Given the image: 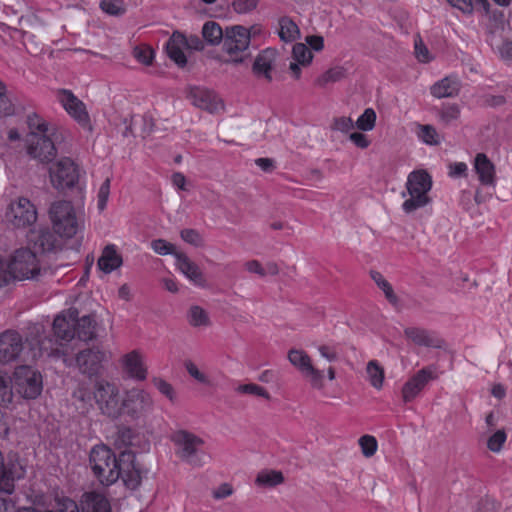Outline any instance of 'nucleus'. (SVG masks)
<instances>
[{
    "label": "nucleus",
    "instance_id": "39",
    "mask_svg": "<svg viewBox=\"0 0 512 512\" xmlns=\"http://www.w3.org/2000/svg\"><path fill=\"white\" fill-rule=\"evenodd\" d=\"M416 133L418 138L427 145L433 146L440 143L439 135L432 125L418 124Z\"/></svg>",
    "mask_w": 512,
    "mask_h": 512
},
{
    "label": "nucleus",
    "instance_id": "8",
    "mask_svg": "<svg viewBox=\"0 0 512 512\" xmlns=\"http://www.w3.org/2000/svg\"><path fill=\"white\" fill-rule=\"evenodd\" d=\"M13 387L24 399H36L42 392L41 374L29 366L17 367L13 373Z\"/></svg>",
    "mask_w": 512,
    "mask_h": 512
},
{
    "label": "nucleus",
    "instance_id": "61",
    "mask_svg": "<svg viewBox=\"0 0 512 512\" xmlns=\"http://www.w3.org/2000/svg\"><path fill=\"white\" fill-rule=\"evenodd\" d=\"M232 493V486L228 483H223L217 489H215L212 494L215 499L220 500L229 497L232 495Z\"/></svg>",
    "mask_w": 512,
    "mask_h": 512
},
{
    "label": "nucleus",
    "instance_id": "40",
    "mask_svg": "<svg viewBox=\"0 0 512 512\" xmlns=\"http://www.w3.org/2000/svg\"><path fill=\"white\" fill-rule=\"evenodd\" d=\"M29 133H38L40 135H50L48 122L36 113L29 114L27 117Z\"/></svg>",
    "mask_w": 512,
    "mask_h": 512
},
{
    "label": "nucleus",
    "instance_id": "52",
    "mask_svg": "<svg viewBox=\"0 0 512 512\" xmlns=\"http://www.w3.org/2000/svg\"><path fill=\"white\" fill-rule=\"evenodd\" d=\"M180 236L183 241L195 246L201 247L204 245L202 235L195 229H183L180 232Z\"/></svg>",
    "mask_w": 512,
    "mask_h": 512
},
{
    "label": "nucleus",
    "instance_id": "9",
    "mask_svg": "<svg viewBox=\"0 0 512 512\" xmlns=\"http://www.w3.org/2000/svg\"><path fill=\"white\" fill-rule=\"evenodd\" d=\"M8 269L9 281L12 278L24 280L36 277L40 272V265L35 252L22 248L15 251L8 263Z\"/></svg>",
    "mask_w": 512,
    "mask_h": 512
},
{
    "label": "nucleus",
    "instance_id": "14",
    "mask_svg": "<svg viewBox=\"0 0 512 512\" xmlns=\"http://www.w3.org/2000/svg\"><path fill=\"white\" fill-rule=\"evenodd\" d=\"M188 98L193 106L210 114L224 111L225 105L219 95L208 88L194 86L189 89Z\"/></svg>",
    "mask_w": 512,
    "mask_h": 512
},
{
    "label": "nucleus",
    "instance_id": "56",
    "mask_svg": "<svg viewBox=\"0 0 512 512\" xmlns=\"http://www.w3.org/2000/svg\"><path fill=\"white\" fill-rule=\"evenodd\" d=\"M232 6L235 12L245 14L257 7L255 0H233Z\"/></svg>",
    "mask_w": 512,
    "mask_h": 512
},
{
    "label": "nucleus",
    "instance_id": "20",
    "mask_svg": "<svg viewBox=\"0 0 512 512\" xmlns=\"http://www.w3.org/2000/svg\"><path fill=\"white\" fill-rule=\"evenodd\" d=\"M59 101L78 123L87 125L89 123V115L85 109V105L71 91L62 90L58 95Z\"/></svg>",
    "mask_w": 512,
    "mask_h": 512
},
{
    "label": "nucleus",
    "instance_id": "21",
    "mask_svg": "<svg viewBox=\"0 0 512 512\" xmlns=\"http://www.w3.org/2000/svg\"><path fill=\"white\" fill-rule=\"evenodd\" d=\"M406 339L412 344L426 348H441L442 340L433 331L421 327H407L404 330Z\"/></svg>",
    "mask_w": 512,
    "mask_h": 512
},
{
    "label": "nucleus",
    "instance_id": "47",
    "mask_svg": "<svg viewBox=\"0 0 512 512\" xmlns=\"http://www.w3.org/2000/svg\"><path fill=\"white\" fill-rule=\"evenodd\" d=\"M236 392L241 394L255 395L270 399V395L265 388L254 383L242 384L236 388Z\"/></svg>",
    "mask_w": 512,
    "mask_h": 512
},
{
    "label": "nucleus",
    "instance_id": "2",
    "mask_svg": "<svg viewBox=\"0 0 512 512\" xmlns=\"http://www.w3.org/2000/svg\"><path fill=\"white\" fill-rule=\"evenodd\" d=\"M78 313L76 310H69L68 318L66 315H58L53 321V332L56 339L45 337L38 341V352H34L33 356H67L69 354L66 349V343L75 337V318Z\"/></svg>",
    "mask_w": 512,
    "mask_h": 512
},
{
    "label": "nucleus",
    "instance_id": "19",
    "mask_svg": "<svg viewBox=\"0 0 512 512\" xmlns=\"http://www.w3.org/2000/svg\"><path fill=\"white\" fill-rule=\"evenodd\" d=\"M123 372L131 379L143 381L147 378V367L143 354L139 350H132L124 354L120 359Z\"/></svg>",
    "mask_w": 512,
    "mask_h": 512
},
{
    "label": "nucleus",
    "instance_id": "42",
    "mask_svg": "<svg viewBox=\"0 0 512 512\" xmlns=\"http://www.w3.org/2000/svg\"><path fill=\"white\" fill-rule=\"evenodd\" d=\"M99 6L103 12L111 16H121L127 10L124 0H102Z\"/></svg>",
    "mask_w": 512,
    "mask_h": 512
},
{
    "label": "nucleus",
    "instance_id": "1",
    "mask_svg": "<svg viewBox=\"0 0 512 512\" xmlns=\"http://www.w3.org/2000/svg\"><path fill=\"white\" fill-rule=\"evenodd\" d=\"M89 464L94 476L102 485L110 486L120 478L131 490H135L141 484V471L135 463V454L130 450L122 451L116 457L108 446L96 445L90 452Z\"/></svg>",
    "mask_w": 512,
    "mask_h": 512
},
{
    "label": "nucleus",
    "instance_id": "63",
    "mask_svg": "<svg viewBox=\"0 0 512 512\" xmlns=\"http://www.w3.org/2000/svg\"><path fill=\"white\" fill-rule=\"evenodd\" d=\"M453 7L458 8L464 13H472L473 3L472 0H447Z\"/></svg>",
    "mask_w": 512,
    "mask_h": 512
},
{
    "label": "nucleus",
    "instance_id": "15",
    "mask_svg": "<svg viewBox=\"0 0 512 512\" xmlns=\"http://www.w3.org/2000/svg\"><path fill=\"white\" fill-rule=\"evenodd\" d=\"M27 153L40 162L52 161L57 150L50 135H40L38 133H29L26 139Z\"/></svg>",
    "mask_w": 512,
    "mask_h": 512
},
{
    "label": "nucleus",
    "instance_id": "53",
    "mask_svg": "<svg viewBox=\"0 0 512 512\" xmlns=\"http://www.w3.org/2000/svg\"><path fill=\"white\" fill-rule=\"evenodd\" d=\"M331 128L333 130H336V131H339L342 133H348L352 129H354L355 126H354V121L352 120V118L341 116V117L334 118V120L331 124Z\"/></svg>",
    "mask_w": 512,
    "mask_h": 512
},
{
    "label": "nucleus",
    "instance_id": "18",
    "mask_svg": "<svg viewBox=\"0 0 512 512\" xmlns=\"http://www.w3.org/2000/svg\"><path fill=\"white\" fill-rule=\"evenodd\" d=\"M23 350V340L15 331H5L0 335V362L3 364L15 361Z\"/></svg>",
    "mask_w": 512,
    "mask_h": 512
},
{
    "label": "nucleus",
    "instance_id": "11",
    "mask_svg": "<svg viewBox=\"0 0 512 512\" xmlns=\"http://www.w3.org/2000/svg\"><path fill=\"white\" fill-rule=\"evenodd\" d=\"M5 216L14 228H27L36 222L37 210L28 198L18 197L10 202Z\"/></svg>",
    "mask_w": 512,
    "mask_h": 512
},
{
    "label": "nucleus",
    "instance_id": "33",
    "mask_svg": "<svg viewBox=\"0 0 512 512\" xmlns=\"http://www.w3.org/2000/svg\"><path fill=\"white\" fill-rule=\"evenodd\" d=\"M202 35L210 45H218L223 42L225 31L222 30L218 23L208 21L202 28Z\"/></svg>",
    "mask_w": 512,
    "mask_h": 512
},
{
    "label": "nucleus",
    "instance_id": "36",
    "mask_svg": "<svg viewBox=\"0 0 512 512\" xmlns=\"http://www.w3.org/2000/svg\"><path fill=\"white\" fill-rule=\"evenodd\" d=\"M13 377L0 372V406L6 407L13 400Z\"/></svg>",
    "mask_w": 512,
    "mask_h": 512
},
{
    "label": "nucleus",
    "instance_id": "25",
    "mask_svg": "<svg viewBox=\"0 0 512 512\" xmlns=\"http://www.w3.org/2000/svg\"><path fill=\"white\" fill-rule=\"evenodd\" d=\"M186 44L187 38L179 32L173 33L166 44V50L169 58L179 66H184L187 63V59L183 51Z\"/></svg>",
    "mask_w": 512,
    "mask_h": 512
},
{
    "label": "nucleus",
    "instance_id": "16",
    "mask_svg": "<svg viewBox=\"0 0 512 512\" xmlns=\"http://www.w3.org/2000/svg\"><path fill=\"white\" fill-rule=\"evenodd\" d=\"M107 361V355L98 348L85 349L76 356V364L83 374L96 375L102 368V363Z\"/></svg>",
    "mask_w": 512,
    "mask_h": 512
},
{
    "label": "nucleus",
    "instance_id": "43",
    "mask_svg": "<svg viewBox=\"0 0 512 512\" xmlns=\"http://www.w3.org/2000/svg\"><path fill=\"white\" fill-rule=\"evenodd\" d=\"M460 114L461 110L458 104L447 103L442 105L439 112V117L443 123L448 125L453 121H456L460 117Z\"/></svg>",
    "mask_w": 512,
    "mask_h": 512
},
{
    "label": "nucleus",
    "instance_id": "26",
    "mask_svg": "<svg viewBox=\"0 0 512 512\" xmlns=\"http://www.w3.org/2000/svg\"><path fill=\"white\" fill-rule=\"evenodd\" d=\"M460 90V82L457 77L446 76L437 81L430 88V93L435 98L454 97Z\"/></svg>",
    "mask_w": 512,
    "mask_h": 512
},
{
    "label": "nucleus",
    "instance_id": "37",
    "mask_svg": "<svg viewBox=\"0 0 512 512\" xmlns=\"http://www.w3.org/2000/svg\"><path fill=\"white\" fill-rule=\"evenodd\" d=\"M188 322L193 327H206L210 325L208 313L200 306H191L187 314Z\"/></svg>",
    "mask_w": 512,
    "mask_h": 512
},
{
    "label": "nucleus",
    "instance_id": "35",
    "mask_svg": "<svg viewBox=\"0 0 512 512\" xmlns=\"http://www.w3.org/2000/svg\"><path fill=\"white\" fill-rule=\"evenodd\" d=\"M284 477L282 472L275 470H264L258 473L256 484L265 487H274L283 483Z\"/></svg>",
    "mask_w": 512,
    "mask_h": 512
},
{
    "label": "nucleus",
    "instance_id": "51",
    "mask_svg": "<svg viewBox=\"0 0 512 512\" xmlns=\"http://www.w3.org/2000/svg\"><path fill=\"white\" fill-rule=\"evenodd\" d=\"M134 57L144 65H150L154 58V51L149 46H138L134 48Z\"/></svg>",
    "mask_w": 512,
    "mask_h": 512
},
{
    "label": "nucleus",
    "instance_id": "57",
    "mask_svg": "<svg viewBox=\"0 0 512 512\" xmlns=\"http://www.w3.org/2000/svg\"><path fill=\"white\" fill-rule=\"evenodd\" d=\"M415 55L416 58L422 62L427 63L430 61V55L427 47L423 44L420 37H417L414 41Z\"/></svg>",
    "mask_w": 512,
    "mask_h": 512
},
{
    "label": "nucleus",
    "instance_id": "6",
    "mask_svg": "<svg viewBox=\"0 0 512 512\" xmlns=\"http://www.w3.org/2000/svg\"><path fill=\"white\" fill-rule=\"evenodd\" d=\"M94 401L103 415L113 419L122 415V400L114 383L97 380L94 384Z\"/></svg>",
    "mask_w": 512,
    "mask_h": 512
},
{
    "label": "nucleus",
    "instance_id": "46",
    "mask_svg": "<svg viewBox=\"0 0 512 512\" xmlns=\"http://www.w3.org/2000/svg\"><path fill=\"white\" fill-rule=\"evenodd\" d=\"M152 382L154 386L157 388V390L162 395L167 397L170 402L174 403L176 401L177 394L174 387L170 383H168L166 380L162 378H154Z\"/></svg>",
    "mask_w": 512,
    "mask_h": 512
},
{
    "label": "nucleus",
    "instance_id": "58",
    "mask_svg": "<svg viewBox=\"0 0 512 512\" xmlns=\"http://www.w3.org/2000/svg\"><path fill=\"white\" fill-rule=\"evenodd\" d=\"M468 166L464 162H454L449 165V176L452 178L466 177Z\"/></svg>",
    "mask_w": 512,
    "mask_h": 512
},
{
    "label": "nucleus",
    "instance_id": "48",
    "mask_svg": "<svg viewBox=\"0 0 512 512\" xmlns=\"http://www.w3.org/2000/svg\"><path fill=\"white\" fill-rule=\"evenodd\" d=\"M185 368H186V371L188 372V374L193 378L195 379L197 382L203 384V385H206V386H210L211 385V380L209 378V376L202 372L195 363H193L192 361H187L185 363Z\"/></svg>",
    "mask_w": 512,
    "mask_h": 512
},
{
    "label": "nucleus",
    "instance_id": "13",
    "mask_svg": "<svg viewBox=\"0 0 512 512\" xmlns=\"http://www.w3.org/2000/svg\"><path fill=\"white\" fill-rule=\"evenodd\" d=\"M287 358L303 376L310 378L313 387H323V372L313 366L312 359L306 351L292 348L288 351Z\"/></svg>",
    "mask_w": 512,
    "mask_h": 512
},
{
    "label": "nucleus",
    "instance_id": "44",
    "mask_svg": "<svg viewBox=\"0 0 512 512\" xmlns=\"http://www.w3.org/2000/svg\"><path fill=\"white\" fill-rule=\"evenodd\" d=\"M292 55H293L294 61H297L302 66L309 65L313 58L311 51L303 43H296L293 46Z\"/></svg>",
    "mask_w": 512,
    "mask_h": 512
},
{
    "label": "nucleus",
    "instance_id": "49",
    "mask_svg": "<svg viewBox=\"0 0 512 512\" xmlns=\"http://www.w3.org/2000/svg\"><path fill=\"white\" fill-rule=\"evenodd\" d=\"M359 445L365 457H371L377 450V440L371 435H364L359 438Z\"/></svg>",
    "mask_w": 512,
    "mask_h": 512
},
{
    "label": "nucleus",
    "instance_id": "31",
    "mask_svg": "<svg viewBox=\"0 0 512 512\" xmlns=\"http://www.w3.org/2000/svg\"><path fill=\"white\" fill-rule=\"evenodd\" d=\"M279 37L285 42H293L300 37L297 24L289 17L279 19Z\"/></svg>",
    "mask_w": 512,
    "mask_h": 512
},
{
    "label": "nucleus",
    "instance_id": "17",
    "mask_svg": "<svg viewBox=\"0 0 512 512\" xmlns=\"http://www.w3.org/2000/svg\"><path fill=\"white\" fill-rule=\"evenodd\" d=\"M436 368L434 366L424 367L412 376L403 386L402 395L405 402L412 401L432 379H435Z\"/></svg>",
    "mask_w": 512,
    "mask_h": 512
},
{
    "label": "nucleus",
    "instance_id": "5",
    "mask_svg": "<svg viewBox=\"0 0 512 512\" xmlns=\"http://www.w3.org/2000/svg\"><path fill=\"white\" fill-rule=\"evenodd\" d=\"M171 441L175 447V455L180 460L194 467L204 465L202 457L204 440L202 438L189 431L178 430L171 435Z\"/></svg>",
    "mask_w": 512,
    "mask_h": 512
},
{
    "label": "nucleus",
    "instance_id": "60",
    "mask_svg": "<svg viewBox=\"0 0 512 512\" xmlns=\"http://www.w3.org/2000/svg\"><path fill=\"white\" fill-rule=\"evenodd\" d=\"M318 351L323 358L327 359L330 362L336 361L338 359V353L335 347L333 346L320 345L318 347Z\"/></svg>",
    "mask_w": 512,
    "mask_h": 512
},
{
    "label": "nucleus",
    "instance_id": "38",
    "mask_svg": "<svg viewBox=\"0 0 512 512\" xmlns=\"http://www.w3.org/2000/svg\"><path fill=\"white\" fill-rule=\"evenodd\" d=\"M366 373L367 380L370 384L377 389H381L383 385L384 372L379 363L375 360L369 361L366 367Z\"/></svg>",
    "mask_w": 512,
    "mask_h": 512
},
{
    "label": "nucleus",
    "instance_id": "28",
    "mask_svg": "<svg viewBox=\"0 0 512 512\" xmlns=\"http://www.w3.org/2000/svg\"><path fill=\"white\" fill-rule=\"evenodd\" d=\"M97 265L103 272L111 273L122 265V257L117 253L114 245H108L104 248Z\"/></svg>",
    "mask_w": 512,
    "mask_h": 512
},
{
    "label": "nucleus",
    "instance_id": "7",
    "mask_svg": "<svg viewBox=\"0 0 512 512\" xmlns=\"http://www.w3.org/2000/svg\"><path fill=\"white\" fill-rule=\"evenodd\" d=\"M250 45V31L241 26H231L225 29L222 50L229 56V61L240 63L246 57Z\"/></svg>",
    "mask_w": 512,
    "mask_h": 512
},
{
    "label": "nucleus",
    "instance_id": "3",
    "mask_svg": "<svg viewBox=\"0 0 512 512\" xmlns=\"http://www.w3.org/2000/svg\"><path fill=\"white\" fill-rule=\"evenodd\" d=\"M432 186V177L426 170L419 169L410 172L406 182L408 198L402 203V210L406 214H411L418 209L430 205L432 198L429 192Z\"/></svg>",
    "mask_w": 512,
    "mask_h": 512
},
{
    "label": "nucleus",
    "instance_id": "55",
    "mask_svg": "<svg viewBox=\"0 0 512 512\" xmlns=\"http://www.w3.org/2000/svg\"><path fill=\"white\" fill-rule=\"evenodd\" d=\"M20 25H23L24 27L30 28L32 30H39L42 27H44L45 23L36 15L31 14L27 16H22L19 19Z\"/></svg>",
    "mask_w": 512,
    "mask_h": 512
},
{
    "label": "nucleus",
    "instance_id": "30",
    "mask_svg": "<svg viewBox=\"0 0 512 512\" xmlns=\"http://www.w3.org/2000/svg\"><path fill=\"white\" fill-rule=\"evenodd\" d=\"M75 335L79 340L87 342L96 337V322L91 316H83L75 321Z\"/></svg>",
    "mask_w": 512,
    "mask_h": 512
},
{
    "label": "nucleus",
    "instance_id": "41",
    "mask_svg": "<svg viewBox=\"0 0 512 512\" xmlns=\"http://www.w3.org/2000/svg\"><path fill=\"white\" fill-rule=\"evenodd\" d=\"M376 121V113L372 108H367L358 117L354 126L360 131H370L374 128Z\"/></svg>",
    "mask_w": 512,
    "mask_h": 512
},
{
    "label": "nucleus",
    "instance_id": "50",
    "mask_svg": "<svg viewBox=\"0 0 512 512\" xmlns=\"http://www.w3.org/2000/svg\"><path fill=\"white\" fill-rule=\"evenodd\" d=\"M151 248L159 255H174L178 252L175 251V246L164 239H156L151 242Z\"/></svg>",
    "mask_w": 512,
    "mask_h": 512
},
{
    "label": "nucleus",
    "instance_id": "64",
    "mask_svg": "<svg viewBox=\"0 0 512 512\" xmlns=\"http://www.w3.org/2000/svg\"><path fill=\"white\" fill-rule=\"evenodd\" d=\"M132 437L133 431L129 428H123L118 432L117 442H120L125 446H129L132 445Z\"/></svg>",
    "mask_w": 512,
    "mask_h": 512
},
{
    "label": "nucleus",
    "instance_id": "23",
    "mask_svg": "<svg viewBox=\"0 0 512 512\" xmlns=\"http://www.w3.org/2000/svg\"><path fill=\"white\" fill-rule=\"evenodd\" d=\"M474 170L482 185L494 186L496 183L495 165L484 153H478L474 159Z\"/></svg>",
    "mask_w": 512,
    "mask_h": 512
},
{
    "label": "nucleus",
    "instance_id": "24",
    "mask_svg": "<svg viewBox=\"0 0 512 512\" xmlns=\"http://www.w3.org/2000/svg\"><path fill=\"white\" fill-rule=\"evenodd\" d=\"M177 268L194 284L203 286L205 278L197 264L192 262L184 253L175 254Z\"/></svg>",
    "mask_w": 512,
    "mask_h": 512
},
{
    "label": "nucleus",
    "instance_id": "34",
    "mask_svg": "<svg viewBox=\"0 0 512 512\" xmlns=\"http://www.w3.org/2000/svg\"><path fill=\"white\" fill-rule=\"evenodd\" d=\"M73 397L79 403L78 409H81L83 413H87L93 407L94 389L90 390L88 387L80 385L74 391Z\"/></svg>",
    "mask_w": 512,
    "mask_h": 512
},
{
    "label": "nucleus",
    "instance_id": "12",
    "mask_svg": "<svg viewBox=\"0 0 512 512\" xmlns=\"http://www.w3.org/2000/svg\"><path fill=\"white\" fill-rule=\"evenodd\" d=\"M49 174L52 185L58 190L73 187L79 179L78 168L70 158L58 160L50 167Z\"/></svg>",
    "mask_w": 512,
    "mask_h": 512
},
{
    "label": "nucleus",
    "instance_id": "32",
    "mask_svg": "<svg viewBox=\"0 0 512 512\" xmlns=\"http://www.w3.org/2000/svg\"><path fill=\"white\" fill-rule=\"evenodd\" d=\"M346 77V70L341 66H335L324 73H322L320 76H318L315 80V85L324 88L330 84L336 83L341 81Z\"/></svg>",
    "mask_w": 512,
    "mask_h": 512
},
{
    "label": "nucleus",
    "instance_id": "45",
    "mask_svg": "<svg viewBox=\"0 0 512 512\" xmlns=\"http://www.w3.org/2000/svg\"><path fill=\"white\" fill-rule=\"evenodd\" d=\"M507 440V434L503 429L497 430L487 440V447L491 452L498 453L502 450Z\"/></svg>",
    "mask_w": 512,
    "mask_h": 512
},
{
    "label": "nucleus",
    "instance_id": "62",
    "mask_svg": "<svg viewBox=\"0 0 512 512\" xmlns=\"http://www.w3.org/2000/svg\"><path fill=\"white\" fill-rule=\"evenodd\" d=\"M245 268L250 273L258 274L261 277L266 276V271L258 260H250L246 262Z\"/></svg>",
    "mask_w": 512,
    "mask_h": 512
},
{
    "label": "nucleus",
    "instance_id": "10",
    "mask_svg": "<svg viewBox=\"0 0 512 512\" xmlns=\"http://www.w3.org/2000/svg\"><path fill=\"white\" fill-rule=\"evenodd\" d=\"M154 400L149 392L133 387L125 392L122 399V413H126L133 419L147 416L153 411Z\"/></svg>",
    "mask_w": 512,
    "mask_h": 512
},
{
    "label": "nucleus",
    "instance_id": "4",
    "mask_svg": "<svg viewBox=\"0 0 512 512\" xmlns=\"http://www.w3.org/2000/svg\"><path fill=\"white\" fill-rule=\"evenodd\" d=\"M49 218L54 232L65 238L75 236L83 223L73 204L66 200H58L51 204Z\"/></svg>",
    "mask_w": 512,
    "mask_h": 512
},
{
    "label": "nucleus",
    "instance_id": "27",
    "mask_svg": "<svg viewBox=\"0 0 512 512\" xmlns=\"http://www.w3.org/2000/svg\"><path fill=\"white\" fill-rule=\"evenodd\" d=\"M276 59V52L272 49H266L263 50L259 55L256 57L254 64H253V72L257 76H262L266 80L271 81L272 75L271 70L275 63Z\"/></svg>",
    "mask_w": 512,
    "mask_h": 512
},
{
    "label": "nucleus",
    "instance_id": "59",
    "mask_svg": "<svg viewBox=\"0 0 512 512\" xmlns=\"http://www.w3.org/2000/svg\"><path fill=\"white\" fill-rule=\"evenodd\" d=\"M350 141H352L357 147L365 149L370 145L368 137L361 132H353L349 135Z\"/></svg>",
    "mask_w": 512,
    "mask_h": 512
},
{
    "label": "nucleus",
    "instance_id": "22",
    "mask_svg": "<svg viewBox=\"0 0 512 512\" xmlns=\"http://www.w3.org/2000/svg\"><path fill=\"white\" fill-rule=\"evenodd\" d=\"M28 242L35 250L40 252L55 251L59 247V242L55 235L46 228L30 230Z\"/></svg>",
    "mask_w": 512,
    "mask_h": 512
},
{
    "label": "nucleus",
    "instance_id": "54",
    "mask_svg": "<svg viewBox=\"0 0 512 512\" xmlns=\"http://www.w3.org/2000/svg\"><path fill=\"white\" fill-rule=\"evenodd\" d=\"M110 178H106L105 181L101 184L99 191H98V209L100 211H103L106 208L109 195H110Z\"/></svg>",
    "mask_w": 512,
    "mask_h": 512
},
{
    "label": "nucleus",
    "instance_id": "29",
    "mask_svg": "<svg viewBox=\"0 0 512 512\" xmlns=\"http://www.w3.org/2000/svg\"><path fill=\"white\" fill-rule=\"evenodd\" d=\"M83 512H111L109 501L99 493H87L82 501Z\"/></svg>",
    "mask_w": 512,
    "mask_h": 512
}]
</instances>
